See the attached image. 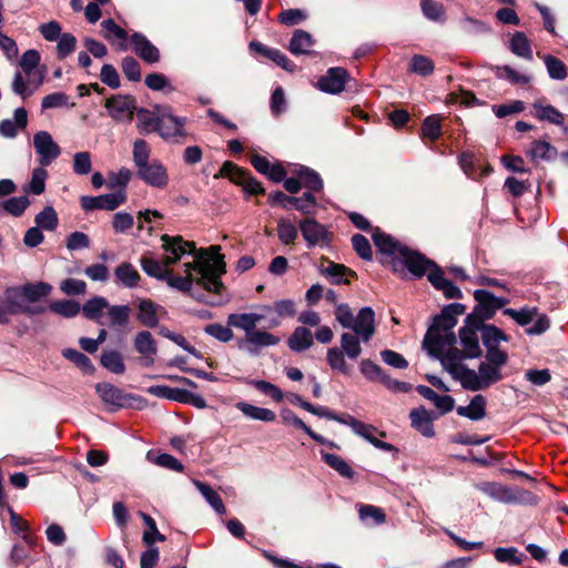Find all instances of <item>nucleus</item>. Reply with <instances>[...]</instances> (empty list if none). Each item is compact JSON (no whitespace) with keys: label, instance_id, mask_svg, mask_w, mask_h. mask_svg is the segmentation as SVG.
<instances>
[{"label":"nucleus","instance_id":"09e8293b","mask_svg":"<svg viewBox=\"0 0 568 568\" xmlns=\"http://www.w3.org/2000/svg\"><path fill=\"white\" fill-rule=\"evenodd\" d=\"M527 155L532 161L545 160L549 161L556 158L557 150L549 142L546 141H534Z\"/></svg>","mask_w":568,"mask_h":568},{"label":"nucleus","instance_id":"6ab92c4d","mask_svg":"<svg viewBox=\"0 0 568 568\" xmlns=\"http://www.w3.org/2000/svg\"><path fill=\"white\" fill-rule=\"evenodd\" d=\"M300 230L308 246H323L331 241V234L326 227L313 219L301 222Z\"/></svg>","mask_w":568,"mask_h":568},{"label":"nucleus","instance_id":"13d9d810","mask_svg":"<svg viewBox=\"0 0 568 568\" xmlns=\"http://www.w3.org/2000/svg\"><path fill=\"white\" fill-rule=\"evenodd\" d=\"M131 308L128 305H114L108 307L110 325L124 326L130 320Z\"/></svg>","mask_w":568,"mask_h":568},{"label":"nucleus","instance_id":"864d4df0","mask_svg":"<svg viewBox=\"0 0 568 568\" xmlns=\"http://www.w3.org/2000/svg\"><path fill=\"white\" fill-rule=\"evenodd\" d=\"M323 459L325 463L335 469L341 476L345 478L352 479L355 475L353 468L348 465V463L338 455L325 453L323 454Z\"/></svg>","mask_w":568,"mask_h":568},{"label":"nucleus","instance_id":"de8ad7c7","mask_svg":"<svg viewBox=\"0 0 568 568\" xmlns=\"http://www.w3.org/2000/svg\"><path fill=\"white\" fill-rule=\"evenodd\" d=\"M114 275L125 287H135L141 280V276L134 266L126 262L116 266Z\"/></svg>","mask_w":568,"mask_h":568},{"label":"nucleus","instance_id":"f257e3e1","mask_svg":"<svg viewBox=\"0 0 568 568\" xmlns=\"http://www.w3.org/2000/svg\"><path fill=\"white\" fill-rule=\"evenodd\" d=\"M457 357L445 359V369L452 377L460 383L468 390L476 392L490 387L503 379L501 368L508 362L506 352H486L485 361L478 366V372L467 368L458 363Z\"/></svg>","mask_w":568,"mask_h":568},{"label":"nucleus","instance_id":"e2e57ef3","mask_svg":"<svg viewBox=\"0 0 568 568\" xmlns=\"http://www.w3.org/2000/svg\"><path fill=\"white\" fill-rule=\"evenodd\" d=\"M504 314L510 316L518 325L526 326L537 316L536 307H524L521 310L506 308Z\"/></svg>","mask_w":568,"mask_h":568},{"label":"nucleus","instance_id":"bb28decb","mask_svg":"<svg viewBox=\"0 0 568 568\" xmlns=\"http://www.w3.org/2000/svg\"><path fill=\"white\" fill-rule=\"evenodd\" d=\"M428 281L436 290L442 291L447 298H458L462 296L460 290L453 282L448 281L443 270L434 263L428 270Z\"/></svg>","mask_w":568,"mask_h":568},{"label":"nucleus","instance_id":"c756f323","mask_svg":"<svg viewBox=\"0 0 568 568\" xmlns=\"http://www.w3.org/2000/svg\"><path fill=\"white\" fill-rule=\"evenodd\" d=\"M134 346L138 353L143 356L145 365H152L154 363L158 347L155 339L149 331H142L136 334Z\"/></svg>","mask_w":568,"mask_h":568},{"label":"nucleus","instance_id":"9d476101","mask_svg":"<svg viewBox=\"0 0 568 568\" xmlns=\"http://www.w3.org/2000/svg\"><path fill=\"white\" fill-rule=\"evenodd\" d=\"M362 374L372 382H379L384 384L388 389L394 392H408L412 386L404 382H398L386 375L383 369L369 359H364L361 363Z\"/></svg>","mask_w":568,"mask_h":568},{"label":"nucleus","instance_id":"3c124183","mask_svg":"<svg viewBox=\"0 0 568 568\" xmlns=\"http://www.w3.org/2000/svg\"><path fill=\"white\" fill-rule=\"evenodd\" d=\"M322 273L325 276L329 277L333 284H348L349 282L347 280L343 281V276L345 275L356 277V273L354 271H352L351 268L346 267L343 264H337L333 262H329L328 266L322 270Z\"/></svg>","mask_w":568,"mask_h":568},{"label":"nucleus","instance_id":"f03ea898","mask_svg":"<svg viewBox=\"0 0 568 568\" xmlns=\"http://www.w3.org/2000/svg\"><path fill=\"white\" fill-rule=\"evenodd\" d=\"M220 245H211L207 248H195V258L193 267L199 274L196 277L197 286L209 293L222 294L225 286L221 276L226 273L224 255L221 253Z\"/></svg>","mask_w":568,"mask_h":568},{"label":"nucleus","instance_id":"c03bdc74","mask_svg":"<svg viewBox=\"0 0 568 568\" xmlns=\"http://www.w3.org/2000/svg\"><path fill=\"white\" fill-rule=\"evenodd\" d=\"M236 408L241 410L246 417L262 422H274L276 415L268 408L257 407L248 403L240 402Z\"/></svg>","mask_w":568,"mask_h":568},{"label":"nucleus","instance_id":"0e129e2a","mask_svg":"<svg viewBox=\"0 0 568 568\" xmlns=\"http://www.w3.org/2000/svg\"><path fill=\"white\" fill-rule=\"evenodd\" d=\"M277 234H278L280 241L283 244L290 245V244H293L297 237V229L292 221L286 220V219H281L277 222Z\"/></svg>","mask_w":568,"mask_h":568},{"label":"nucleus","instance_id":"f3484780","mask_svg":"<svg viewBox=\"0 0 568 568\" xmlns=\"http://www.w3.org/2000/svg\"><path fill=\"white\" fill-rule=\"evenodd\" d=\"M268 201L273 205H281L284 209L294 207L304 213L308 212L311 206L316 204V199L311 192H305L301 197L288 196L278 191L268 195Z\"/></svg>","mask_w":568,"mask_h":568},{"label":"nucleus","instance_id":"dca6fc26","mask_svg":"<svg viewBox=\"0 0 568 568\" xmlns=\"http://www.w3.org/2000/svg\"><path fill=\"white\" fill-rule=\"evenodd\" d=\"M261 310L265 317L271 314L274 316L268 317L267 327H278L284 318L294 317L296 314L295 303L292 300L276 301L273 305H262Z\"/></svg>","mask_w":568,"mask_h":568},{"label":"nucleus","instance_id":"393cba45","mask_svg":"<svg viewBox=\"0 0 568 568\" xmlns=\"http://www.w3.org/2000/svg\"><path fill=\"white\" fill-rule=\"evenodd\" d=\"M484 491L500 498L506 503H514L519 499H527L528 501H536V497L529 491L523 489H510L499 484L487 483L484 485Z\"/></svg>","mask_w":568,"mask_h":568},{"label":"nucleus","instance_id":"bf43d9fd","mask_svg":"<svg viewBox=\"0 0 568 568\" xmlns=\"http://www.w3.org/2000/svg\"><path fill=\"white\" fill-rule=\"evenodd\" d=\"M409 71L427 77L434 72V62L426 55L415 54L410 60Z\"/></svg>","mask_w":568,"mask_h":568},{"label":"nucleus","instance_id":"412c9836","mask_svg":"<svg viewBox=\"0 0 568 568\" xmlns=\"http://www.w3.org/2000/svg\"><path fill=\"white\" fill-rule=\"evenodd\" d=\"M397 262L398 267L400 265L406 266L408 271L417 277H422L433 266V262L430 260L408 247H406Z\"/></svg>","mask_w":568,"mask_h":568},{"label":"nucleus","instance_id":"4c0bfd02","mask_svg":"<svg viewBox=\"0 0 568 568\" xmlns=\"http://www.w3.org/2000/svg\"><path fill=\"white\" fill-rule=\"evenodd\" d=\"M493 554L498 562L509 567L520 566L527 559V556L516 547H498Z\"/></svg>","mask_w":568,"mask_h":568},{"label":"nucleus","instance_id":"5fc2aeb1","mask_svg":"<svg viewBox=\"0 0 568 568\" xmlns=\"http://www.w3.org/2000/svg\"><path fill=\"white\" fill-rule=\"evenodd\" d=\"M359 339L362 338L357 334L344 333L341 336L342 351L352 359H356L362 353Z\"/></svg>","mask_w":568,"mask_h":568},{"label":"nucleus","instance_id":"0eeeda50","mask_svg":"<svg viewBox=\"0 0 568 568\" xmlns=\"http://www.w3.org/2000/svg\"><path fill=\"white\" fill-rule=\"evenodd\" d=\"M372 239L377 251L387 260L382 261L388 263L394 272L398 271V260L405 252L406 247L400 242L395 240L392 235L382 232L379 229H372Z\"/></svg>","mask_w":568,"mask_h":568},{"label":"nucleus","instance_id":"7c9ffc66","mask_svg":"<svg viewBox=\"0 0 568 568\" xmlns=\"http://www.w3.org/2000/svg\"><path fill=\"white\" fill-rule=\"evenodd\" d=\"M95 390L105 405L123 407L128 405V395L110 383H98Z\"/></svg>","mask_w":568,"mask_h":568},{"label":"nucleus","instance_id":"338daca9","mask_svg":"<svg viewBox=\"0 0 568 568\" xmlns=\"http://www.w3.org/2000/svg\"><path fill=\"white\" fill-rule=\"evenodd\" d=\"M297 174L301 179L302 186L310 191L320 192L323 189V181L315 171L304 168L301 169Z\"/></svg>","mask_w":568,"mask_h":568},{"label":"nucleus","instance_id":"f704fd0d","mask_svg":"<svg viewBox=\"0 0 568 568\" xmlns=\"http://www.w3.org/2000/svg\"><path fill=\"white\" fill-rule=\"evenodd\" d=\"M480 333L483 343L487 349L486 352H504L498 347V344L500 341L507 342L508 337L501 329L494 325H485L484 322H481Z\"/></svg>","mask_w":568,"mask_h":568},{"label":"nucleus","instance_id":"603ef678","mask_svg":"<svg viewBox=\"0 0 568 568\" xmlns=\"http://www.w3.org/2000/svg\"><path fill=\"white\" fill-rule=\"evenodd\" d=\"M442 120L440 115L434 114L427 116L422 125V135L429 141H436L442 135Z\"/></svg>","mask_w":568,"mask_h":568},{"label":"nucleus","instance_id":"2f4dec72","mask_svg":"<svg viewBox=\"0 0 568 568\" xmlns=\"http://www.w3.org/2000/svg\"><path fill=\"white\" fill-rule=\"evenodd\" d=\"M13 118V120L6 119L0 122V135L11 139L18 134L19 130L26 129L28 113L24 108H17Z\"/></svg>","mask_w":568,"mask_h":568},{"label":"nucleus","instance_id":"a19ab883","mask_svg":"<svg viewBox=\"0 0 568 568\" xmlns=\"http://www.w3.org/2000/svg\"><path fill=\"white\" fill-rule=\"evenodd\" d=\"M532 109L534 115L540 121H548L557 125H561L564 123V114L550 104L545 105L540 102H535L532 104Z\"/></svg>","mask_w":568,"mask_h":568},{"label":"nucleus","instance_id":"4468645a","mask_svg":"<svg viewBox=\"0 0 568 568\" xmlns=\"http://www.w3.org/2000/svg\"><path fill=\"white\" fill-rule=\"evenodd\" d=\"M474 296L478 302V305L475 307L470 315L479 316L481 322H484V320L490 318L496 310L501 308L507 303L506 298L496 297L494 294L486 290L475 291Z\"/></svg>","mask_w":568,"mask_h":568},{"label":"nucleus","instance_id":"680f3d73","mask_svg":"<svg viewBox=\"0 0 568 568\" xmlns=\"http://www.w3.org/2000/svg\"><path fill=\"white\" fill-rule=\"evenodd\" d=\"M50 310L63 317L71 318L80 313L81 307L75 301H57L50 304Z\"/></svg>","mask_w":568,"mask_h":568},{"label":"nucleus","instance_id":"6e6552de","mask_svg":"<svg viewBox=\"0 0 568 568\" xmlns=\"http://www.w3.org/2000/svg\"><path fill=\"white\" fill-rule=\"evenodd\" d=\"M185 123V118L175 116L164 109L160 114L158 133L166 141L181 142L187 136Z\"/></svg>","mask_w":568,"mask_h":568},{"label":"nucleus","instance_id":"9b49d317","mask_svg":"<svg viewBox=\"0 0 568 568\" xmlns=\"http://www.w3.org/2000/svg\"><path fill=\"white\" fill-rule=\"evenodd\" d=\"M184 267V276L174 275L173 271L170 268L168 272V276L164 278V281L170 287L187 293L191 297L197 301H204L203 295H197L193 291V284L197 285L196 277L199 276V274L195 272V267H193V262L185 263Z\"/></svg>","mask_w":568,"mask_h":568},{"label":"nucleus","instance_id":"69168bd1","mask_svg":"<svg viewBox=\"0 0 568 568\" xmlns=\"http://www.w3.org/2000/svg\"><path fill=\"white\" fill-rule=\"evenodd\" d=\"M63 356L74 363L79 368H81L84 373L91 374L94 371V367L91 363V359L84 355L83 353L73 349L67 348L63 351Z\"/></svg>","mask_w":568,"mask_h":568},{"label":"nucleus","instance_id":"a211bd4d","mask_svg":"<svg viewBox=\"0 0 568 568\" xmlns=\"http://www.w3.org/2000/svg\"><path fill=\"white\" fill-rule=\"evenodd\" d=\"M351 80L348 72L344 68L335 67L328 69L325 75L320 78L318 88L331 94L341 93Z\"/></svg>","mask_w":568,"mask_h":568},{"label":"nucleus","instance_id":"8fccbe9b","mask_svg":"<svg viewBox=\"0 0 568 568\" xmlns=\"http://www.w3.org/2000/svg\"><path fill=\"white\" fill-rule=\"evenodd\" d=\"M51 291V285L45 283H38V284H27L22 287V290H19V293L21 294V302L23 303L22 298L24 297L28 302L34 303L39 301L41 297L47 296Z\"/></svg>","mask_w":568,"mask_h":568},{"label":"nucleus","instance_id":"e433bc0d","mask_svg":"<svg viewBox=\"0 0 568 568\" xmlns=\"http://www.w3.org/2000/svg\"><path fill=\"white\" fill-rule=\"evenodd\" d=\"M417 392L426 399L430 400L440 413L445 414L454 408V398L449 395H438L433 388L419 385Z\"/></svg>","mask_w":568,"mask_h":568},{"label":"nucleus","instance_id":"aec40b11","mask_svg":"<svg viewBox=\"0 0 568 568\" xmlns=\"http://www.w3.org/2000/svg\"><path fill=\"white\" fill-rule=\"evenodd\" d=\"M139 178L146 184L163 189L169 183V175L165 166L159 161H152L138 170Z\"/></svg>","mask_w":568,"mask_h":568},{"label":"nucleus","instance_id":"4d7b16f0","mask_svg":"<svg viewBox=\"0 0 568 568\" xmlns=\"http://www.w3.org/2000/svg\"><path fill=\"white\" fill-rule=\"evenodd\" d=\"M101 364L103 367L114 374H122L125 371L123 358L119 352L110 351L101 355Z\"/></svg>","mask_w":568,"mask_h":568},{"label":"nucleus","instance_id":"b1692460","mask_svg":"<svg viewBox=\"0 0 568 568\" xmlns=\"http://www.w3.org/2000/svg\"><path fill=\"white\" fill-rule=\"evenodd\" d=\"M134 53L144 62L153 64L160 61L161 54L159 49L152 44L148 38L139 32L130 37Z\"/></svg>","mask_w":568,"mask_h":568},{"label":"nucleus","instance_id":"c85d7f7f","mask_svg":"<svg viewBox=\"0 0 568 568\" xmlns=\"http://www.w3.org/2000/svg\"><path fill=\"white\" fill-rule=\"evenodd\" d=\"M265 318L262 313H232L227 316L226 324L245 332L250 335L257 326V324Z\"/></svg>","mask_w":568,"mask_h":568},{"label":"nucleus","instance_id":"79ce46f5","mask_svg":"<svg viewBox=\"0 0 568 568\" xmlns=\"http://www.w3.org/2000/svg\"><path fill=\"white\" fill-rule=\"evenodd\" d=\"M109 302L102 296H95L88 300L82 306L83 315L91 321L100 322L104 310H108Z\"/></svg>","mask_w":568,"mask_h":568},{"label":"nucleus","instance_id":"2eb2a0df","mask_svg":"<svg viewBox=\"0 0 568 568\" xmlns=\"http://www.w3.org/2000/svg\"><path fill=\"white\" fill-rule=\"evenodd\" d=\"M281 342V337L263 329H254L250 335L239 343L241 348H246L248 353L256 355L263 347L275 346Z\"/></svg>","mask_w":568,"mask_h":568},{"label":"nucleus","instance_id":"1a4fd4ad","mask_svg":"<svg viewBox=\"0 0 568 568\" xmlns=\"http://www.w3.org/2000/svg\"><path fill=\"white\" fill-rule=\"evenodd\" d=\"M162 248L165 252L164 263L169 266L179 262L182 256L186 253L193 254L195 257V243L183 240L182 236L175 235L170 236L168 234H163L161 236Z\"/></svg>","mask_w":568,"mask_h":568},{"label":"nucleus","instance_id":"ea45409f","mask_svg":"<svg viewBox=\"0 0 568 568\" xmlns=\"http://www.w3.org/2000/svg\"><path fill=\"white\" fill-rule=\"evenodd\" d=\"M287 345L294 352L305 351L313 345V334L308 328L298 326L290 336Z\"/></svg>","mask_w":568,"mask_h":568},{"label":"nucleus","instance_id":"a18cd8bd","mask_svg":"<svg viewBox=\"0 0 568 568\" xmlns=\"http://www.w3.org/2000/svg\"><path fill=\"white\" fill-rule=\"evenodd\" d=\"M510 50L517 57H520L528 61L532 60L530 40L524 32L517 31L514 33L510 40Z\"/></svg>","mask_w":568,"mask_h":568},{"label":"nucleus","instance_id":"20e7f679","mask_svg":"<svg viewBox=\"0 0 568 568\" xmlns=\"http://www.w3.org/2000/svg\"><path fill=\"white\" fill-rule=\"evenodd\" d=\"M456 323V318L444 310L440 315L435 317L434 324L428 328L423 342L429 354L439 358L452 344H456V336L453 332Z\"/></svg>","mask_w":568,"mask_h":568},{"label":"nucleus","instance_id":"72a5a7b5","mask_svg":"<svg viewBox=\"0 0 568 568\" xmlns=\"http://www.w3.org/2000/svg\"><path fill=\"white\" fill-rule=\"evenodd\" d=\"M38 545L37 535H22L21 540L12 547L10 559L14 565L23 564L30 556V550Z\"/></svg>","mask_w":568,"mask_h":568},{"label":"nucleus","instance_id":"4be33fe9","mask_svg":"<svg viewBox=\"0 0 568 568\" xmlns=\"http://www.w3.org/2000/svg\"><path fill=\"white\" fill-rule=\"evenodd\" d=\"M109 114L115 120L132 118L135 110V100L129 95H115L105 101Z\"/></svg>","mask_w":568,"mask_h":568},{"label":"nucleus","instance_id":"a878e982","mask_svg":"<svg viewBox=\"0 0 568 568\" xmlns=\"http://www.w3.org/2000/svg\"><path fill=\"white\" fill-rule=\"evenodd\" d=\"M138 314L136 318L139 322L150 328H154L159 324V314H165L162 306L153 303L151 300H139L138 301Z\"/></svg>","mask_w":568,"mask_h":568},{"label":"nucleus","instance_id":"58836bf2","mask_svg":"<svg viewBox=\"0 0 568 568\" xmlns=\"http://www.w3.org/2000/svg\"><path fill=\"white\" fill-rule=\"evenodd\" d=\"M313 44V37L308 32L297 29L290 41L288 50L295 55L308 54Z\"/></svg>","mask_w":568,"mask_h":568},{"label":"nucleus","instance_id":"37998d69","mask_svg":"<svg viewBox=\"0 0 568 568\" xmlns=\"http://www.w3.org/2000/svg\"><path fill=\"white\" fill-rule=\"evenodd\" d=\"M140 262L141 267L149 276L162 281L168 276L170 266L164 263V258H162V261H158L151 256H142Z\"/></svg>","mask_w":568,"mask_h":568},{"label":"nucleus","instance_id":"6e6d98bb","mask_svg":"<svg viewBox=\"0 0 568 568\" xmlns=\"http://www.w3.org/2000/svg\"><path fill=\"white\" fill-rule=\"evenodd\" d=\"M358 515L361 520L366 523L378 525L386 521L385 511L382 508L373 505H359Z\"/></svg>","mask_w":568,"mask_h":568},{"label":"nucleus","instance_id":"c9c22d12","mask_svg":"<svg viewBox=\"0 0 568 568\" xmlns=\"http://www.w3.org/2000/svg\"><path fill=\"white\" fill-rule=\"evenodd\" d=\"M486 398L483 395H475L467 406H458L456 412L459 416L471 420H480L486 416Z\"/></svg>","mask_w":568,"mask_h":568},{"label":"nucleus","instance_id":"39448f33","mask_svg":"<svg viewBox=\"0 0 568 568\" xmlns=\"http://www.w3.org/2000/svg\"><path fill=\"white\" fill-rule=\"evenodd\" d=\"M335 317L344 328H351L363 342H368L375 333V314L371 307L361 308L354 316L347 304H336Z\"/></svg>","mask_w":568,"mask_h":568},{"label":"nucleus","instance_id":"473e14b6","mask_svg":"<svg viewBox=\"0 0 568 568\" xmlns=\"http://www.w3.org/2000/svg\"><path fill=\"white\" fill-rule=\"evenodd\" d=\"M143 544L149 547L148 550L142 552L140 558L141 568H154L159 561V549L152 547L156 541L163 542L166 539V535H142Z\"/></svg>","mask_w":568,"mask_h":568},{"label":"nucleus","instance_id":"cd10ccee","mask_svg":"<svg viewBox=\"0 0 568 568\" xmlns=\"http://www.w3.org/2000/svg\"><path fill=\"white\" fill-rule=\"evenodd\" d=\"M409 418L412 422V426L423 436L428 438L435 436V430L433 426V420L435 419V416H433L425 407L420 406L412 409L409 413Z\"/></svg>","mask_w":568,"mask_h":568},{"label":"nucleus","instance_id":"ddd939ff","mask_svg":"<svg viewBox=\"0 0 568 568\" xmlns=\"http://www.w3.org/2000/svg\"><path fill=\"white\" fill-rule=\"evenodd\" d=\"M126 200L124 190L115 193L103 194L99 196H82L80 199L81 206L84 211L105 210L113 211Z\"/></svg>","mask_w":568,"mask_h":568},{"label":"nucleus","instance_id":"49530a36","mask_svg":"<svg viewBox=\"0 0 568 568\" xmlns=\"http://www.w3.org/2000/svg\"><path fill=\"white\" fill-rule=\"evenodd\" d=\"M193 484L217 514L224 515L226 513V508L217 491L201 480L195 479Z\"/></svg>","mask_w":568,"mask_h":568},{"label":"nucleus","instance_id":"7ed1b4c3","mask_svg":"<svg viewBox=\"0 0 568 568\" xmlns=\"http://www.w3.org/2000/svg\"><path fill=\"white\" fill-rule=\"evenodd\" d=\"M481 318L477 315H468L465 325L459 329V339L463 349H458L455 344H452L444 354L439 357L442 365L445 367V359L447 357H459L458 363H463L466 358H477L481 355L479 345L478 332H480Z\"/></svg>","mask_w":568,"mask_h":568},{"label":"nucleus","instance_id":"423d86ee","mask_svg":"<svg viewBox=\"0 0 568 568\" xmlns=\"http://www.w3.org/2000/svg\"><path fill=\"white\" fill-rule=\"evenodd\" d=\"M44 312L43 307L32 308L21 302V294L19 288L10 287L4 291L3 297L0 298V324H8L10 316L18 314H41Z\"/></svg>","mask_w":568,"mask_h":568},{"label":"nucleus","instance_id":"5701e85b","mask_svg":"<svg viewBox=\"0 0 568 568\" xmlns=\"http://www.w3.org/2000/svg\"><path fill=\"white\" fill-rule=\"evenodd\" d=\"M101 27L103 38L109 41L116 51L123 52L128 50L126 41L130 37L122 27L116 24L112 19L103 20Z\"/></svg>","mask_w":568,"mask_h":568},{"label":"nucleus","instance_id":"052dcab7","mask_svg":"<svg viewBox=\"0 0 568 568\" xmlns=\"http://www.w3.org/2000/svg\"><path fill=\"white\" fill-rule=\"evenodd\" d=\"M544 62L551 79L564 80L567 77V68L558 58L547 54L544 57Z\"/></svg>","mask_w":568,"mask_h":568},{"label":"nucleus","instance_id":"774afa93","mask_svg":"<svg viewBox=\"0 0 568 568\" xmlns=\"http://www.w3.org/2000/svg\"><path fill=\"white\" fill-rule=\"evenodd\" d=\"M36 224L40 229L53 231L58 226V215L52 206H45L37 216Z\"/></svg>","mask_w":568,"mask_h":568},{"label":"nucleus","instance_id":"f8f14e48","mask_svg":"<svg viewBox=\"0 0 568 568\" xmlns=\"http://www.w3.org/2000/svg\"><path fill=\"white\" fill-rule=\"evenodd\" d=\"M33 145L42 166L50 165L61 153L60 146L47 131H39L33 135Z\"/></svg>","mask_w":568,"mask_h":568}]
</instances>
